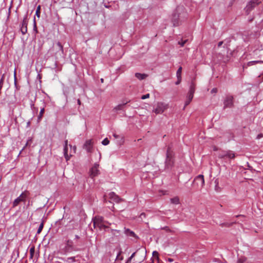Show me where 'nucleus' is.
I'll list each match as a JSON object with an SVG mask.
<instances>
[{
  "instance_id": "f257e3e1",
  "label": "nucleus",
  "mask_w": 263,
  "mask_h": 263,
  "mask_svg": "<svg viewBox=\"0 0 263 263\" xmlns=\"http://www.w3.org/2000/svg\"><path fill=\"white\" fill-rule=\"evenodd\" d=\"M93 224L95 228H98L100 230H105V229L108 228V227L106 225V224H111L108 221H104L103 218L100 216H97L93 218Z\"/></svg>"
},
{
  "instance_id": "f03ea898",
  "label": "nucleus",
  "mask_w": 263,
  "mask_h": 263,
  "mask_svg": "<svg viewBox=\"0 0 263 263\" xmlns=\"http://www.w3.org/2000/svg\"><path fill=\"white\" fill-rule=\"evenodd\" d=\"M165 163V167L168 169L171 168L174 164V153L170 146L167 148L166 158Z\"/></svg>"
},
{
  "instance_id": "7ed1b4c3",
  "label": "nucleus",
  "mask_w": 263,
  "mask_h": 263,
  "mask_svg": "<svg viewBox=\"0 0 263 263\" xmlns=\"http://www.w3.org/2000/svg\"><path fill=\"white\" fill-rule=\"evenodd\" d=\"M168 108V104H165L163 102H158L156 108L153 110V111L156 114H162L164 110L167 109Z\"/></svg>"
},
{
  "instance_id": "20e7f679",
  "label": "nucleus",
  "mask_w": 263,
  "mask_h": 263,
  "mask_svg": "<svg viewBox=\"0 0 263 263\" xmlns=\"http://www.w3.org/2000/svg\"><path fill=\"white\" fill-rule=\"evenodd\" d=\"M29 195V193L28 191H25L23 192L18 197L14 200L13 202V206H16L21 202L25 201Z\"/></svg>"
},
{
  "instance_id": "39448f33",
  "label": "nucleus",
  "mask_w": 263,
  "mask_h": 263,
  "mask_svg": "<svg viewBox=\"0 0 263 263\" xmlns=\"http://www.w3.org/2000/svg\"><path fill=\"white\" fill-rule=\"evenodd\" d=\"M218 157L221 159H224L226 158L229 159H234L235 157V155L233 152L231 151H228L222 152L221 153L219 154Z\"/></svg>"
},
{
  "instance_id": "423d86ee",
  "label": "nucleus",
  "mask_w": 263,
  "mask_h": 263,
  "mask_svg": "<svg viewBox=\"0 0 263 263\" xmlns=\"http://www.w3.org/2000/svg\"><path fill=\"white\" fill-rule=\"evenodd\" d=\"M260 3L259 0H251L246 7V12L249 13L253 8L258 5Z\"/></svg>"
},
{
  "instance_id": "0eeeda50",
  "label": "nucleus",
  "mask_w": 263,
  "mask_h": 263,
  "mask_svg": "<svg viewBox=\"0 0 263 263\" xmlns=\"http://www.w3.org/2000/svg\"><path fill=\"white\" fill-rule=\"evenodd\" d=\"M98 167L99 164H95V165L92 167L90 171V176L91 178H93L99 175V170Z\"/></svg>"
},
{
  "instance_id": "6e6552de",
  "label": "nucleus",
  "mask_w": 263,
  "mask_h": 263,
  "mask_svg": "<svg viewBox=\"0 0 263 263\" xmlns=\"http://www.w3.org/2000/svg\"><path fill=\"white\" fill-rule=\"evenodd\" d=\"M233 105V98L232 96H227L224 101V107H231Z\"/></svg>"
},
{
  "instance_id": "1a4fd4ad",
  "label": "nucleus",
  "mask_w": 263,
  "mask_h": 263,
  "mask_svg": "<svg viewBox=\"0 0 263 263\" xmlns=\"http://www.w3.org/2000/svg\"><path fill=\"white\" fill-rule=\"evenodd\" d=\"M83 147L87 151V152L91 153L93 148V142L92 140H87L85 142Z\"/></svg>"
},
{
  "instance_id": "9d476101",
  "label": "nucleus",
  "mask_w": 263,
  "mask_h": 263,
  "mask_svg": "<svg viewBox=\"0 0 263 263\" xmlns=\"http://www.w3.org/2000/svg\"><path fill=\"white\" fill-rule=\"evenodd\" d=\"M27 16L24 18L22 24V27L21 28V31L23 34H25L27 32Z\"/></svg>"
},
{
  "instance_id": "9b49d317",
  "label": "nucleus",
  "mask_w": 263,
  "mask_h": 263,
  "mask_svg": "<svg viewBox=\"0 0 263 263\" xmlns=\"http://www.w3.org/2000/svg\"><path fill=\"white\" fill-rule=\"evenodd\" d=\"M109 198L110 200L117 202L119 203L121 201H122V199L118 196L114 192H111L108 195Z\"/></svg>"
},
{
  "instance_id": "f8f14e48",
  "label": "nucleus",
  "mask_w": 263,
  "mask_h": 263,
  "mask_svg": "<svg viewBox=\"0 0 263 263\" xmlns=\"http://www.w3.org/2000/svg\"><path fill=\"white\" fill-rule=\"evenodd\" d=\"M196 83L195 82V79H193L191 81V85L190 86V89L188 93L194 94L195 91Z\"/></svg>"
},
{
  "instance_id": "ddd939ff",
  "label": "nucleus",
  "mask_w": 263,
  "mask_h": 263,
  "mask_svg": "<svg viewBox=\"0 0 263 263\" xmlns=\"http://www.w3.org/2000/svg\"><path fill=\"white\" fill-rule=\"evenodd\" d=\"M194 97V94L188 93L186 97V100L185 102L184 109L192 101Z\"/></svg>"
},
{
  "instance_id": "4468645a",
  "label": "nucleus",
  "mask_w": 263,
  "mask_h": 263,
  "mask_svg": "<svg viewBox=\"0 0 263 263\" xmlns=\"http://www.w3.org/2000/svg\"><path fill=\"white\" fill-rule=\"evenodd\" d=\"M179 15L176 13H174L173 15L172 22L174 26H177L179 25L178 21Z\"/></svg>"
},
{
  "instance_id": "2eb2a0df",
  "label": "nucleus",
  "mask_w": 263,
  "mask_h": 263,
  "mask_svg": "<svg viewBox=\"0 0 263 263\" xmlns=\"http://www.w3.org/2000/svg\"><path fill=\"white\" fill-rule=\"evenodd\" d=\"M194 181H199L200 182L201 186L202 187H203L204 185V176L202 175H199L197 176L195 179H194Z\"/></svg>"
},
{
  "instance_id": "dca6fc26",
  "label": "nucleus",
  "mask_w": 263,
  "mask_h": 263,
  "mask_svg": "<svg viewBox=\"0 0 263 263\" xmlns=\"http://www.w3.org/2000/svg\"><path fill=\"white\" fill-rule=\"evenodd\" d=\"M124 232H125V234L128 236L135 237V238L137 237V236L135 234V233L133 231L129 230V229H125Z\"/></svg>"
},
{
  "instance_id": "f3484780",
  "label": "nucleus",
  "mask_w": 263,
  "mask_h": 263,
  "mask_svg": "<svg viewBox=\"0 0 263 263\" xmlns=\"http://www.w3.org/2000/svg\"><path fill=\"white\" fill-rule=\"evenodd\" d=\"M64 155L66 161H68L70 159V157L72 155L71 153H70L69 155H68V147L67 146H64Z\"/></svg>"
},
{
  "instance_id": "a211bd4d",
  "label": "nucleus",
  "mask_w": 263,
  "mask_h": 263,
  "mask_svg": "<svg viewBox=\"0 0 263 263\" xmlns=\"http://www.w3.org/2000/svg\"><path fill=\"white\" fill-rule=\"evenodd\" d=\"M135 77L140 80H142L145 79L146 78L148 77V75L146 74H142L140 73H136Z\"/></svg>"
},
{
  "instance_id": "6ab92c4d",
  "label": "nucleus",
  "mask_w": 263,
  "mask_h": 263,
  "mask_svg": "<svg viewBox=\"0 0 263 263\" xmlns=\"http://www.w3.org/2000/svg\"><path fill=\"white\" fill-rule=\"evenodd\" d=\"M127 104V102L125 103H123V104H119L118 105H117V106H116L114 108V110L115 111H118L119 110H123V108H124V106Z\"/></svg>"
},
{
  "instance_id": "aec40b11",
  "label": "nucleus",
  "mask_w": 263,
  "mask_h": 263,
  "mask_svg": "<svg viewBox=\"0 0 263 263\" xmlns=\"http://www.w3.org/2000/svg\"><path fill=\"white\" fill-rule=\"evenodd\" d=\"M171 202L173 204H178L180 203L179 198L178 196H176L173 198H171Z\"/></svg>"
},
{
  "instance_id": "412c9836",
  "label": "nucleus",
  "mask_w": 263,
  "mask_h": 263,
  "mask_svg": "<svg viewBox=\"0 0 263 263\" xmlns=\"http://www.w3.org/2000/svg\"><path fill=\"white\" fill-rule=\"evenodd\" d=\"M57 52L60 51L61 53L59 54H60V55H61V53H63V46L60 42H58L57 44Z\"/></svg>"
},
{
  "instance_id": "4be33fe9",
  "label": "nucleus",
  "mask_w": 263,
  "mask_h": 263,
  "mask_svg": "<svg viewBox=\"0 0 263 263\" xmlns=\"http://www.w3.org/2000/svg\"><path fill=\"white\" fill-rule=\"evenodd\" d=\"M34 251H35V247H34V246H33L30 249V258L31 259L33 258V257L34 256Z\"/></svg>"
},
{
  "instance_id": "5701e85b",
  "label": "nucleus",
  "mask_w": 263,
  "mask_h": 263,
  "mask_svg": "<svg viewBox=\"0 0 263 263\" xmlns=\"http://www.w3.org/2000/svg\"><path fill=\"white\" fill-rule=\"evenodd\" d=\"M44 227V222L43 221L40 225L39 228H38V230H37V234H39L43 230V228Z\"/></svg>"
},
{
  "instance_id": "b1692460",
  "label": "nucleus",
  "mask_w": 263,
  "mask_h": 263,
  "mask_svg": "<svg viewBox=\"0 0 263 263\" xmlns=\"http://www.w3.org/2000/svg\"><path fill=\"white\" fill-rule=\"evenodd\" d=\"M182 67H180L177 71L176 76L177 77H181Z\"/></svg>"
},
{
  "instance_id": "393cba45",
  "label": "nucleus",
  "mask_w": 263,
  "mask_h": 263,
  "mask_svg": "<svg viewBox=\"0 0 263 263\" xmlns=\"http://www.w3.org/2000/svg\"><path fill=\"white\" fill-rule=\"evenodd\" d=\"M40 10H41V6L39 5L37 6V9H36V12H35V15L39 18L40 17Z\"/></svg>"
},
{
  "instance_id": "a878e982",
  "label": "nucleus",
  "mask_w": 263,
  "mask_h": 263,
  "mask_svg": "<svg viewBox=\"0 0 263 263\" xmlns=\"http://www.w3.org/2000/svg\"><path fill=\"white\" fill-rule=\"evenodd\" d=\"M69 146L70 147V148H71V154H75L76 152V149H77V147L76 146H72L71 145H69Z\"/></svg>"
},
{
  "instance_id": "bb28decb",
  "label": "nucleus",
  "mask_w": 263,
  "mask_h": 263,
  "mask_svg": "<svg viewBox=\"0 0 263 263\" xmlns=\"http://www.w3.org/2000/svg\"><path fill=\"white\" fill-rule=\"evenodd\" d=\"M109 141L107 138L104 139L102 142V144L104 145H107L109 144Z\"/></svg>"
},
{
  "instance_id": "cd10ccee",
  "label": "nucleus",
  "mask_w": 263,
  "mask_h": 263,
  "mask_svg": "<svg viewBox=\"0 0 263 263\" xmlns=\"http://www.w3.org/2000/svg\"><path fill=\"white\" fill-rule=\"evenodd\" d=\"M44 111H45V110H44V108H42V109H41L40 112V115H39V119H40L41 118H42V116H43V114H44Z\"/></svg>"
},
{
  "instance_id": "c85d7f7f",
  "label": "nucleus",
  "mask_w": 263,
  "mask_h": 263,
  "mask_svg": "<svg viewBox=\"0 0 263 263\" xmlns=\"http://www.w3.org/2000/svg\"><path fill=\"white\" fill-rule=\"evenodd\" d=\"M153 256L154 257L156 258L157 259H159V254L157 251H154L153 252Z\"/></svg>"
},
{
  "instance_id": "c756f323",
  "label": "nucleus",
  "mask_w": 263,
  "mask_h": 263,
  "mask_svg": "<svg viewBox=\"0 0 263 263\" xmlns=\"http://www.w3.org/2000/svg\"><path fill=\"white\" fill-rule=\"evenodd\" d=\"M187 41V40H186L184 41H179L178 44L180 45L181 46L183 47L184 45V44L186 43Z\"/></svg>"
},
{
  "instance_id": "7c9ffc66",
  "label": "nucleus",
  "mask_w": 263,
  "mask_h": 263,
  "mask_svg": "<svg viewBox=\"0 0 263 263\" xmlns=\"http://www.w3.org/2000/svg\"><path fill=\"white\" fill-rule=\"evenodd\" d=\"M246 261V258H240L238 259L237 261V263H243Z\"/></svg>"
},
{
  "instance_id": "2f4dec72",
  "label": "nucleus",
  "mask_w": 263,
  "mask_h": 263,
  "mask_svg": "<svg viewBox=\"0 0 263 263\" xmlns=\"http://www.w3.org/2000/svg\"><path fill=\"white\" fill-rule=\"evenodd\" d=\"M149 98V93H147L145 95H143L142 97H141V99L144 100V99H147V98Z\"/></svg>"
},
{
  "instance_id": "473e14b6",
  "label": "nucleus",
  "mask_w": 263,
  "mask_h": 263,
  "mask_svg": "<svg viewBox=\"0 0 263 263\" xmlns=\"http://www.w3.org/2000/svg\"><path fill=\"white\" fill-rule=\"evenodd\" d=\"M177 81L175 83L176 85H179L181 82V77H177Z\"/></svg>"
},
{
  "instance_id": "72a5a7b5",
  "label": "nucleus",
  "mask_w": 263,
  "mask_h": 263,
  "mask_svg": "<svg viewBox=\"0 0 263 263\" xmlns=\"http://www.w3.org/2000/svg\"><path fill=\"white\" fill-rule=\"evenodd\" d=\"M163 230H164L166 232H171V230L168 227H165L162 228Z\"/></svg>"
},
{
  "instance_id": "f704fd0d",
  "label": "nucleus",
  "mask_w": 263,
  "mask_h": 263,
  "mask_svg": "<svg viewBox=\"0 0 263 263\" xmlns=\"http://www.w3.org/2000/svg\"><path fill=\"white\" fill-rule=\"evenodd\" d=\"M135 254V253H134L131 256L128 258V259L127 260V262L126 263H129L132 259V258L134 256Z\"/></svg>"
},
{
  "instance_id": "c9c22d12",
  "label": "nucleus",
  "mask_w": 263,
  "mask_h": 263,
  "mask_svg": "<svg viewBox=\"0 0 263 263\" xmlns=\"http://www.w3.org/2000/svg\"><path fill=\"white\" fill-rule=\"evenodd\" d=\"M217 92V89L216 88H214L211 90V93H216Z\"/></svg>"
},
{
  "instance_id": "e433bc0d",
  "label": "nucleus",
  "mask_w": 263,
  "mask_h": 263,
  "mask_svg": "<svg viewBox=\"0 0 263 263\" xmlns=\"http://www.w3.org/2000/svg\"><path fill=\"white\" fill-rule=\"evenodd\" d=\"M67 260L70 262V260L71 261H75V257H71L68 258Z\"/></svg>"
},
{
  "instance_id": "4c0bfd02",
  "label": "nucleus",
  "mask_w": 263,
  "mask_h": 263,
  "mask_svg": "<svg viewBox=\"0 0 263 263\" xmlns=\"http://www.w3.org/2000/svg\"><path fill=\"white\" fill-rule=\"evenodd\" d=\"M145 216H146V215H145V214L144 213H141V215H140V218H141V219H142V218H143V217H145Z\"/></svg>"
},
{
  "instance_id": "58836bf2",
  "label": "nucleus",
  "mask_w": 263,
  "mask_h": 263,
  "mask_svg": "<svg viewBox=\"0 0 263 263\" xmlns=\"http://www.w3.org/2000/svg\"><path fill=\"white\" fill-rule=\"evenodd\" d=\"M223 41L219 42L218 44V47H220L223 44Z\"/></svg>"
},
{
  "instance_id": "ea45409f",
  "label": "nucleus",
  "mask_w": 263,
  "mask_h": 263,
  "mask_svg": "<svg viewBox=\"0 0 263 263\" xmlns=\"http://www.w3.org/2000/svg\"><path fill=\"white\" fill-rule=\"evenodd\" d=\"M263 137V135L262 134H259L258 136H257V139H259L261 137Z\"/></svg>"
},
{
  "instance_id": "a19ab883",
  "label": "nucleus",
  "mask_w": 263,
  "mask_h": 263,
  "mask_svg": "<svg viewBox=\"0 0 263 263\" xmlns=\"http://www.w3.org/2000/svg\"><path fill=\"white\" fill-rule=\"evenodd\" d=\"M65 146L68 147V140H65Z\"/></svg>"
},
{
  "instance_id": "79ce46f5",
  "label": "nucleus",
  "mask_w": 263,
  "mask_h": 263,
  "mask_svg": "<svg viewBox=\"0 0 263 263\" xmlns=\"http://www.w3.org/2000/svg\"><path fill=\"white\" fill-rule=\"evenodd\" d=\"M104 202H107V199H106V195L104 196Z\"/></svg>"
},
{
  "instance_id": "37998d69",
  "label": "nucleus",
  "mask_w": 263,
  "mask_h": 263,
  "mask_svg": "<svg viewBox=\"0 0 263 263\" xmlns=\"http://www.w3.org/2000/svg\"><path fill=\"white\" fill-rule=\"evenodd\" d=\"M233 223H230V224H229V223H226L225 224V225L226 226H228V227H230V226H231L232 224H233Z\"/></svg>"
},
{
  "instance_id": "c03bdc74",
  "label": "nucleus",
  "mask_w": 263,
  "mask_h": 263,
  "mask_svg": "<svg viewBox=\"0 0 263 263\" xmlns=\"http://www.w3.org/2000/svg\"><path fill=\"white\" fill-rule=\"evenodd\" d=\"M114 137H115V138H118V137H119V136H118L117 135H116V134H114Z\"/></svg>"
},
{
  "instance_id": "a18cd8bd",
  "label": "nucleus",
  "mask_w": 263,
  "mask_h": 263,
  "mask_svg": "<svg viewBox=\"0 0 263 263\" xmlns=\"http://www.w3.org/2000/svg\"><path fill=\"white\" fill-rule=\"evenodd\" d=\"M77 101H78V104L80 105L81 104V101L80 100V99H78Z\"/></svg>"
},
{
  "instance_id": "49530a36",
  "label": "nucleus",
  "mask_w": 263,
  "mask_h": 263,
  "mask_svg": "<svg viewBox=\"0 0 263 263\" xmlns=\"http://www.w3.org/2000/svg\"><path fill=\"white\" fill-rule=\"evenodd\" d=\"M111 231H115V232H117V233H119V231L114 230L111 229Z\"/></svg>"
},
{
  "instance_id": "de8ad7c7",
  "label": "nucleus",
  "mask_w": 263,
  "mask_h": 263,
  "mask_svg": "<svg viewBox=\"0 0 263 263\" xmlns=\"http://www.w3.org/2000/svg\"><path fill=\"white\" fill-rule=\"evenodd\" d=\"M70 242H71L70 241V240H68V241H67V246H69V243H70Z\"/></svg>"
},
{
  "instance_id": "09e8293b",
  "label": "nucleus",
  "mask_w": 263,
  "mask_h": 263,
  "mask_svg": "<svg viewBox=\"0 0 263 263\" xmlns=\"http://www.w3.org/2000/svg\"><path fill=\"white\" fill-rule=\"evenodd\" d=\"M101 82L102 83H103V82H104V80H103V79H101Z\"/></svg>"
},
{
  "instance_id": "8fccbe9b",
  "label": "nucleus",
  "mask_w": 263,
  "mask_h": 263,
  "mask_svg": "<svg viewBox=\"0 0 263 263\" xmlns=\"http://www.w3.org/2000/svg\"><path fill=\"white\" fill-rule=\"evenodd\" d=\"M114 206H112V208L111 209V210L112 211H114Z\"/></svg>"
},
{
  "instance_id": "3c124183",
  "label": "nucleus",
  "mask_w": 263,
  "mask_h": 263,
  "mask_svg": "<svg viewBox=\"0 0 263 263\" xmlns=\"http://www.w3.org/2000/svg\"><path fill=\"white\" fill-rule=\"evenodd\" d=\"M242 216V215H237V216H236V217H239V216Z\"/></svg>"
},
{
  "instance_id": "603ef678",
  "label": "nucleus",
  "mask_w": 263,
  "mask_h": 263,
  "mask_svg": "<svg viewBox=\"0 0 263 263\" xmlns=\"http://www.w3.org/2000/svg\"><path fill=\"white\" fill-rule=\"evenodd\" d=\"M57 54H58V53H55V56L57 57Z\"/></svg>"
},
{
  "instance_id": "864d4df0",
  "label": "nucleus",
  "mask_w": 263,
  "mask_h": 263,
  "mask_svg": "<svg viewBox=\"0 0 263 263\" xmlns=\"http://www.w3.org/2000/svg\"><path fill=\"white\" fill-rule=\"evenodd\" d=\"M169 260H170V261H172V259H169Z\"/></svg>"
}]
</instances>
